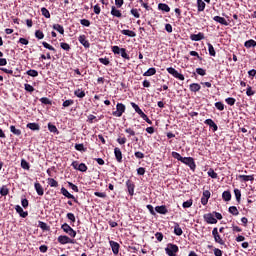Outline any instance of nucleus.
I'll return each instance as SVG.
<instances>
[{"label": "nucleus", "mask_w": 256, "mask_h": 256, "mask_svg": "<svg viewBox=\"0 0 256 256\" xmlns=\"http://www.w3.org/2000/svg\"><path fill=\"white\" fill-rule=\"evenodd\" d=\"M111 51L112 53H114V55H121V57L123 59H126L127 61L131 59L129 54H127V49L125 48H120L119 46H112Z\"/></svg>", "instance_id": "nucleus-1"}, {"label": "nucleus", "mask_w": 256, "mask_h": 256, "mask_svg": "<svg viewBox=\"0 0 256 256\" xmlns=\"http://www.w3.org/2000/svg\"><path fill=\"white\" fill-rule=\"evenodd\" d=\"M165 252L169 256H177V253H179V246L177 244H171L169 243L167 247L165 248Z\"/></svg>", "instance_id": "nucleus-2"}, {"label": "nucleus", "mask_w": 256, "mask_h": 256, "mask_svg": "<svg viewBox=\"0 0 256 256\" xmlns=\"http://www.w3.org/2000/svg\"><path fill=\"white\" fill-rule=\"evenodd\" d=\"M127 107L123 103H117L116 111L112 112L113 117H123V113H125Z\"/></svg>", "instance_id": "nucleus-3"}, {"label": "nucleus", "mask_w": 256, "mask_h": 256, "mask_svg": "<svg viewBox=\"0 0 256 256\" xmlns=\"http://www.w3.org/2000/svg\"><path fill=\"white\" fill-rule=\"evenodd\" d=\"M166 71L170 74L173 75L175 77V79H179V81H185V76L181 73H179V71H177L175 68L173 67H168L166 69Z\"/></svg>", "instance_id": "nucleus-4"}, {"label": "nucleus", "mask_w": 256, "mask_h": 256, "mask_svg": "<svg viewBox=\"0 0 256 256\" xmlns=\"http://www.w3.org/2000/svg\"><path fill=\"white\" fill-rule=\"evenodd\" d=\"M182 163L190 167L191 171H195V169H197V164H195V159H193V157H184Z\"/></svg>", "instance_id": "nucleus-5"}, {"label": "nucleus", "mask_w": 256, "mask_h": 256, "mask_svg": "<svg viewBox=\"0 0 256 256\" xmlns=\"http://www.w3.org/2000/svg\"><path fill=\"white\" fill-rule=\"evenodd\" d=\"M212 237H214L215 243H218L219 245H225V241L223 240V238H221V235L219 234V229L217 227L213 228Z\"/></svg>", "instance_id": "nucleus-6"}, {"label": "nucleus", "mask_w": 256, "mask_h": 256, "mask_svg": "<svg viewBox=\"0 0 256 256\" xmlns=\"http://www.w3.org/2000/svg\"><path fill=\"white\" fill-rule=\"evenodd\" d=\"M203 219L208 223V225H217V220L215 216H213V213L204 214Z\"/></svg>", "instance_id": "nucleus-7"}, {"label": "nucleus", "mask_w": 256, "mask_h": 256, "mask_svg": "<svg viewBox=\"0 0 256 256\" xmlns=\"http://www.w3.org/2000/svg\"><path fill=\"white\" fill-rule=\"evenodd\" d=\"M58 243H60L61 245H67L69 243L74 244L75 243V239H71L67 235H60L58 237Z\"/></svg>", "instance_id": "nucleus-8"}, {"label": "nucleus", "mask_w": 256, "mask_h": 256, "mask_svg": "<svg viewBox=\"0 0 256 256\" xmlns=\"http://www.w3.org/2000/svg\"><path fill=\"white\" fill-rule=\"evenodd\" d=\"M126 187L128 189L130 197H133L135 195V182L132 180H127Z\"/></svg>", "instance_id": "nucleus-9"}, {"label": "nucleus", "mask_w": 256, "mask_h": 256, "mask_svg": "<svg viewBox=\"0 0 256 256\" xmlns=\"http://www.w3.org/2000/svg\"><path fill=\"white\" fill-rule=\"evenodd\" d=\"M78 41L85 49H89V47H91V43H89V40H87V36H85V34L80 35L78 37Z\"/></svg>", "instance_id": "nucleus-10"}, {"label": "nucleus", "mask_w": 256, "mask_h": 256, "mask_svg": "<svg viewBox=\"0 0 256 256\" xmlns=\"http://www.w3.org/2000/svg\"><path fill=\"white\" fill-rule=\"evenodd\" d=\"M60 191L62 195H64V197H67V199H72L74 203H79V200H77L74 195L69 193V191L65 187H62Z\"/></svg>", "instance_id": "nucleus-11"}, {"label": "nucleus", "mask_w": 256, "mask_h": 256, "mask_svg": "<svg viewBox=\"0 0 256 256\" xmlns=\"http://www.w3.org/2000/svg\"><path fill=\"white\" fill-rule=\"evenodd\" d=\"M211 199V192L209 190H204L201 198L202 205H207Z\"/></svg>", "instance_id": "nucleus-12"}, {"label": "nucleus", "mask_w": 256, "mask_h": 256, "mask_svg": "<svg viewBox=\"0 0 256 256\" xmlns=\"http://www.w3.org/2000/svg\"><path fill=\"white\" fill-rule=\"evenodd\" d=\"M241 183H247V181H255V175H238Z\"/></svg>", "instance_id": "nucleus-13"}, {"label": "nucleus", "mask_w": 256, "mask_h": 256, "mask_svg": "<svg viewBox=\"0 0 256 256\" xmlns=\"http://www.w3.org/2000/svg\"><path fill=\"white\" fill-rule=\"evenodd\" d=\"M34 188L37 195H39L40 197H43V195H45V190L43 189V186L41 185V183L35 182Z\"/></svg>", "instance_id": "nucleus-14"}, {"label": "nucleus", "mask_w": 256, "mask_h": 256, "mask_svg": "<svg viewBox=\"0 0 256 256\" xmlns=\"http://www.w3.org/2000/svg\"><path fill=\"white\" fill-rule=\"evenodd\" d=\"M110 247L112 249V253H114V255H119V248L121 247L119 245V243L113 241V240H110Z\"/></svg>", "instance_id": "nucleus-15"}, {"label": "nucleus", "mask_w": 256, "mask_h": 256, "mask_svg": "<svg viewBox=\"0 0 256 256\" xmlns=\"http://www.w3.org/2000/svg\"><path fill=\"white\" fill-rule=\"evenodd\" d=\"M114 155H115L116 161H117L118 163H123V152H121V149H120V148L116 147V148L114 149Z\"/></svg>", "instance_id": "nucleus-16"}, {"label": "nucleus", "mask_w": 256, "mask_h": 256, "mask_svg": "<svg viewBox=\"0 0 256 256\" xmlns=\"http://www.w3.org/2000/svg\"><path fill=\"white\" fill-rule=\"evenodd\" d=\"M155 212L159 213L160 215H167L169 213V210L167 209V206L161 205L155 207Z\"/></svg>", "instance_id": "nucleus-17"}, {"label": "nucleus", "mask_w": 256, "mask_h": 256, "mask_svg": "<svg viewBox=\"0 0 256 256\" xmlns=\"http://www.w3.org/2000/svg\"><path fill=\"white\" fill-rule=\"evenodd\" d=\"M191 41H203L205 39V34L203 32H199L198 34L190 35Z\"/></svg>", "instance_id": "nucleus-18"}, {"label": "nucleus", "mask_w": 256, "mask_h": 256, "mask_svg": "<svg viewBox=\"0 0 256 256\" xmlns=\"http://www.w3.org/2000/svg\"><path fill=\"white\" fill-rule=\"evenodd\" d=\"M15 211L16 213H18L20 215V217H22L23 219H25V217H27L29 215V212L27 211H23V208L20 205H16L15 206Z\"/></svg>", "instance_id": "nucleus-19"}, {"label": "nucleus", "mask_w": 256, "mask_h": 256, "mask_svg": "<svg viewBox=\"0 0 256 256\" xmlns=\"http://www.w3.org/2000/svg\"><path fill=\"white\" fill-rule=\"evenodd\" d=\"M204 123L205 125H208L210 129H212L214 132L219 129V127L215 124V121H213V119H206Z\"/></svg>", "instance_id": "nucleus-20"}, {"label": "nucleus", "mask_w": 256, "mask_h": 256, "mask_svg": "<svg viewBox=\"0 0 256 256\" xmlns=\"http://www.w3.org/2000/svg\"><path fill=\"white\" fill-rule=\"evenodd\" d=\"M111 15L113 17H117L118 19H121V17H123V14L121 13V10L117 9V7L112 6L111 7Z\"/></svg>", "instance_id": "nucleus-21"}, {"label": "nucleus", "mask_w": 256, "mask_h": 256, "mask_svg": "<svg viewBox=\"0 0 256 256\" xmlns=\"http://www.w3.org/2000/svg\"><path fill=\"white\" fill-rule=\"evenodd\" d=\"M131 107L134 108V110L138 113V115H140V117L143 119V117H145V113H143V110H141V108L139 107V105L135 104V102H131L130 103Z\"/></svg>", "instance_id": "nucleus-22"}, {"label": "nucleus", "mask_w": 256, "mask_h": 256, "mask_svg": "<svg viewBox=\"0 0 256 256\" xmlns=\"http://www.w3.org/2000/svg\"><path fill=\"white\" fill-rule=\"evenodd\" d=\"M213 21H216V23H220V25H225L226 27L227 25H229L227 20L221 16H214Z\"/></svg>", "instance_id": "nucleus-23"}, {"label": "nucleus", "mask_w": 256, "mask_h": 256, "mask_svg": "<svg viewBox=\"0 0 256 256\" xmlns=\"http://www.w3.org/2000/svg\"><path fill=\"white\" fill-rule=\"evenodd\" d=\"M174 233L178 237H181V235H183V229H181V226H179V223L177 222L174 223Z\"/></svg>", "instance_id": "nucleus-24"}, {"label": "nucleus", "mask_w": 256, "mask_h": 256, "mask_svg": "<svg viewBox=\"0 0 256 256\" xmlns=\"http://www.w3.org/2000/svg\"><path fill=\"white\" fill-rule=\"evenodd\" d=\"M159 11H164V13H169L171 11V8L166 3H160L158 4Z\"/></svg>", "instance_id": "nucleus-25"}, {"label": "nucleus", "mask_w": 256, "mask_h": 256, "mask_svg": "<svg viewBox=\"0 0 256 256\" xmlns=\"http://www.w3.org/2000/svg\"><path fill=\"white\" fill-rule=\"evenodd\" d=\"M27 129H31V131H39L41 129V126L39 124L33 122V123H28L26 125Z\"/></svg>", "instance_id": "nucleus-26"}, {"label": "nucleus", "mask_w": 256, "mask_h": 256, "mask_svg": "<svg viewBox=\"0 0 256 256\" xmlns=\"http://www.w3.org/2000/svg\"><path fill=\"white\" fill-rule=\"evenodd\" d=\"M205 7H206L205 1L197 0L198 13H201V12L205 11Z\"/></svg>", "instance_id": "nucleus-27"}, {"label": "nucleus", "mask_w": 256, "mask_h": 256, "mask_svg": "<svg viewBox=\"0 0 256 256\" xmlns=\"http://www.w3.org/2000/svg\"><path fill=\"white\" fill-rule=\"evenodd\" d=\"M52 27H53L54 31H58V33H60V35H65V28H63L62 25L54 24Z\"/></svg>", "instance_id": "nucleus-28"}, {"label": "nucleus", "mask_w": 256, "mask_h": 256, "mask_svg": "<svg viewBox=\"0 0 256 256\" xmlns=\"http://www.w3.org/2000/svg\"><path fill=\"white\" fill-rule=\"evenodd\" d=\"M190 91H192V93H197V91H201V85H199L198 83L190 84Z\"/></svg>", "instance_id": "nucleus-29"}, {"label": "nucleus", "mask_w": 256, "mask_h": 256, "mask_svg": "<svg viewBox=\"0 0 256 256\" xmlns=\"http://www.w3.org/2000/svg\"><path fill=\"white\" fill-rule=\"evenodd\" d=\"M121 33L127 37H137V33H135L133 30H121Z\"/></svg>", "instance_id": "nucleus-30"}, {"label": "nucleus", "mask_w": 256, "mask_h": 256, "mask_svg": "<svg viewBox=\"0 0 256 256\" xmlns=\"http://www.w3.org/2000/svg\"><path fill=\"white\" fill-rule=\"evenodd\" d=\"M255 46H256V41L253 39H250L244 43V47H246V49H251V47H255Z\"/></svg>", "instance_id": "nucleus-31"}, {"label": "nucleus", "mask_w": 256, "mask_h": 256, "mask_svg": "<svg viewBox=\"0 0 256 256\" xmlns=\"http://www.w3.org/2000/svg\"><path fill=\"white\" fill-rule=\"evenodd\" d=\"M157 73V69L155 68H149L144 74V77H152V75H155Z\"/></svg>", "instance_id": "nucleus-32"}, {"label": "nucleus", "mask_w": 256, "mask_h": 256, "mask_svg": "<svg viewBox=\"0 0 256 256\" xmlns=\"http://www.w3.org/2000/svg\"><path fill=\"white\" fill-rule=\"evenodd\" d=\"M207 46H208L210 57H215L217 55V52H215V48L213 47V44L208 43Z\"/></svg>", "instance_id": "nucleus-33"}, {"label": "nucleus", "mask_w": 256, "mask_h": 256, "mask_svg": "<svg viewBox=\"0 0 256 256\" xmlns=\"http://www.w3.org/2000/svg\"><path fill=\"white\" fill-rule=\"evenodd\" d=\"M48 130L50 131V133H56V135H59V130L54 124L48 123Z\"/></svg>", "instance_id": "nucleus-34"}, {"label": "nucleus", "mask_w": 256, "mask_h": 256, "mask_svg": "<svg viewBox=\"0 0 256 256\" xmlns=\"http://www.w3.org/2000/svg\"><path fill=\"white\" fill-rule=\"evenodd\" d=\"M141 11V9H137V8H132L130 10L131 15H133V17H135V19H139V17H141V14L139 13Z\"/></svg>", "instance_id": "nucleus-35"}, {"label": "nucleus", "mask_w": 256, "mask_h": 256, "mask_svg": "<svg viewBox=\"0 0 256 256\" xmlns=\"http://www.w3.org/2000/svg\"><path fill=\"white\" fill-rule=\"evenodd\" d=\"M222 199L224 201H231V191L227 190L222 193Z\"/></svg>", "instance_id": "nucleus-36"}, {"label": "nucleus", "mask_w": 256, "mask_h": 256, "mask_svg": "<svg viewBox=\"0 0 256 256\" xmlns=\"http://www.w3.org/2000/svg\"><path fill=\"white\" fill-rule=\"evenodd\" d=\"M0 195L2 197H7V195H9V188H7V186H2L0 188Z\"/></svg>", "instance_id": "nucleus-37"}, {"label": "nucleus", "mask_w": 256, "mask_h": 256, "mask_svg": "<svg viewBox=\"0 0 256 256\" xmlns=\"http://www.w3.org/2000/svg\"><path fill=\"white\" fill-rule=\"evenodd\" d=\"M207 174H208V177H211V179H217V177H219V175L215 172L213 168H210Z\"/></svg>", "instance_id": "nucleus-38"}, {"label": "nucleus", "mask_w": 256, "mask_h": 256, "mask_svg": "<svg viewBox=\"0 0 256 256\" xmlns=\"http://www.w3.org/2000/svg\"><path fill=\"white\" fill-rule=\"evenodd\" d=\"M41 13L43 15V17H45L46 19H51V13L49 12V10L45 7L41 8Z\"/></svg>", "instance_id": "nucleus-39"}, {"label": "nucleus", "mask_w": 256, "mask_h": 256, "mask_svg": "<svg viewBox=\"0 0 256 256\" xmlns=\"http://www.w3.org/2000/svg\"><path fill=\"white\" fill-rule=\"evenodd\" d=\"M43 47H45V49H48L49 51H53V53H57V49H55V47H53L51 44L47 43V42H42Z\"/></svg>", "instance_id": "nucleus-40"}, {"label": "nucleus", "mask_w": 256, "mask_h": 256, "mask_svg": "<svg viewBox=\"0 0 256 256\" xmlns=\"http://www.w3.org/2000/svg\"><path fill=\"white\" fill-rule=\"evenodd\" d=\"M74 95L76 97H78L79 99H83V97H85V91H83L81 89H77L74 91Z\"/></svg>", "instance_id": "nucleus-41"}, {"label": "nucleus", "mask_w": 256, "mask_h": 256, "mask_svg": "<svg viewBox=\"0 0 256 256\" xmlns=\"http://www.w3.org/2000/svg\"><path fill=\"white\" fill-rule=\"evenodd\" d=\"M10 131L11 133H13V135H16L17 137L21 135V129H16L14 125L10 126Z\"/></svg>", "instance_id": "nucleus-42"}, {"label": "nucleus", "mask_w": 256, "mask_h": 256, "mask_svg": "<svg viewBox=\"0 0 256 256\" xmlns=\"http://www.w3.org/2000/svg\"><path fill=\"white\" fill-rule=\"evenodd\" d=\"M234 195H235L237 203H241V190H239L238 188H235Z\"/></svg>", "instance_id": "nucleus-43"}, {"label": "nucleus", "mask_w": 256, "mask_h": 256, "mask_svg": "<svg viewBox=\"0 0 256 256\" xmlns=\"http://www.w3.org/2000/svg\"><path fill=\"white\" fill-rule=\"evenodd\" d=\"M229 213H231V215H234L235 217H237V215H239V210L235 207V206H230L228 208Z\"/></svg>", "instance_id": "nucleus-44"}, {"label": "nucleus", "mask_w": 256, "mask_h": 256, "mask_svg": "<svg viewBox=\"0 0 256 256\" xmlns=\"http://www.w3.org/2000/svg\"><path fill=\"white\" fill-rule=\"evenodd\" d=\"M26 75H29V77H39V72L37 70L30 69L26 71Z\"/></svg>", "instance_id": "nucleus-45"}, {"label": "nucleus", "mask_w": 256, "mask_h": 256, "mask_svg": "<svg viewBox=\"0 0 256 256\" xmlns=\"http://www.w3.org/2000/svg\"><path fill=\"white\" fill-rule=\"evenodd\" d=\"M21 167H22V169H25L26 171H29V169H31L29 162H27V160H25V159L21 160Z\"/></svg>", "instance_id": "nucleus-46"}, {"label": "nucleus", "mask_w": 256, "mask_h": 256, "mask_svg": "<svg viewBox=\"0 0 256 256\" xmlns=\"http://www.w3.org/2000/svg\"><path fill=\"white\" fill-rule=\"evenodd\" d=\"M48 185L51 187H59V182L54 178H48Z\"/></svg>", "instance_id": "nucleus-47"}, {"label": "nucleus", "mask_w": 256, "mask_h": 256, "mask_svg": "<svg viewBox=\"0 0 256 256\" xmlns=\"http://www.w3.org/2000/svg\"><path fill=\"white\" fill-rule=\"evenodd\" d=\"M38 227H40V229H42V231H49V226L47 225V223H45L43 221L38 222Z\"/></svg>", "instance_id": "nucleus-48"}, {"label": "nucleus", "mask_w": 256, "mask_h": 256, "mask_svg": "<svg viewBox=\"0 0 256 256\" xmlns=\"http://www.w3.org/2000/svg\"><path fill=\"white\" fill-rule=\"evenodd\" d=\"M124 131L128 134V139H131V137H135V130H133L132 128H126Z\"/></svg>", "instance_id": "nucleus-49"}, {"label": "nucleus", "mask_w": 256, "mask_h": 256, "mask_svg": "<svg viewBox=\"0 0 256 256\" xmlns=\"http://www.w3.org/2000/svg\"><path fill=\"white\" fill-rule=\"evenodd\" d=\"M225 102L227 103V105H230L231 107H233V105H235L237 100L233 97H229L225 99Z\"/></svg>", "instance_id": "nucleus-50"}, {"label": "nucleus", "mask_w": 256, "mask_h": 256, "mask_svg": "<svg viewBox=\"0 0 256 256\" xmlns=\"http://www.w3.org/2000/svg\"><path fill=\"white\" fill-rule=\"evenodd\" d=\"M40 103H42L43 105H52L53 103L51 102V100L47 97H42L40 98Z\"/></svg>", "instance_id": "nucleus-51"}, {"label": "nucleus", "mask_w": 256, "mask_h": 256, "mask_svg": "<svg viewBox=\"0 0 256 256\" xmlns=\"http://www.w3.org/2000/svg\"><path fill=\"white\" fill-rule=\"evenodd\" d=\"M97 121H99V120H97V116L92 115V114H90V115L87 116V122H88V123H95V122H97Z\"/></svg>", "instance_id": "nucleus-52"}, {"label": "nucleus", "mask_w": 256, "mask_h": 256, "mask_svg": "<svg viewBox=\"0 0 256 256\" xmlns=\"http://www.w3.org/2000/svg\"><path fill=\"white\" fill-rule=\"evenodd\" d=\"M172 157L174 159H177V161H181V163L183 162L184 157L181 156V154H179L178 152H172Z\"/></svg>", "instance_id": "nucleus-53"}, {"label": "nucleus", "mask_w": 256, "mask_h": 256, "mask_svg": "<svg viewBox=\"0 0 256 256\" xmlns=\"http://www.w3.org/2000/svg\"><path fill=\"white\" fill-rule=\"evenodd\" d=\"M215 107L218 111H225V104L223 102H216Z\"/></svg>", "instance_id": "nucleus-54"}, {"label": "nucleus", "mask_w": 256, "mask_h": 256, "mask_svg": "<svg viewBox=\"0 0 256 256\" xmlns=\"http://www.w3.org/2000/svg\"><path fill=\"white\" fill-rule=\"evenodd\" d=\"M60 47L64 51H71V46L69 44L65 43V42H61L60 43Z\"/></svg>", "instance_id": "nucleus-55"}, {"label": "nucleus", "mask_w": 256, "mask_h": 256, "mask_svg": "<svg viewBox=\"0 0 256 256\" xmlns=\"http://www.w3.org/2000/svg\"><path fill=\"white\" fill-rule=\"evenodd\" d=\"M74 103L75 101H73V99L65 100L62 104V107H71V105H73Z\"/></svg>", "instance_id": "nucleus-56"}, {"label": "nucleus", "mask_w": 256, "mask_h": 256, "mask_svg": "<svg viewBox=\"0 0 256 256\" xmlns=\"http://www.w3.org/2000/svg\"><path fill=\"white\" fill-rule=\"evenodd\" d=\"M24 89L28 93H33V91H35V88L31 84H24Z\"/></svg>", "instance_id": "nucleus-57"}, {"label": "nucleus", "mask_w": 256, "mask_h": 256, "mask_svg": "<svg viewBox=\"0 0 256 256\" xmlns=\"http://www.w3.org/2000/svg\"><path fill=\"white\" fill-rule=\"evenodd\" d=\"M192 205H193V200L190 199V200H188V201L183 202L182 207H183L184 209H189V207H191Z\"/></svg>", "instance_id": "nucleus-58"}, {"label": "nucleus", "mask_w": 256, "mask_h": 256, "mask_svg": "<svg viewBox=\"0 0 256 256\" xmlns=\"http://www.w3.org/2000/svg\"><path fill=\"white\" fill-rule=\"evenodd\" d=\"M117 143L119 144V145H125V143H127V137H125V136H123V137H119V138H117Z\"/></svg>", "instance_id": "nucleus-59"}, {"label": "nucleus", "mask_w": 256, "mask_h": 256, "mask_svg": "<svg viewBox=\"0 0 256 256\" xmlns=\"http://www.w3.org/2000/svg\"><path fill=\"white\" fill-rule=\"evenodd\" d=\"M78 171H81V173H85L87 171V165L85 163H80L78 165Z\"/></svg>", "instance_id": "nucleus-60"}, {"label": "nucleus", "mask_w": 256, "mask_h": 256, "mask_svg": "<svg viewBox=\"0 0 256 256\" xmlns=\"http://www.w3.org/2000/svg\"><path fill=\"white\" fill-rule=\"evenodd\" d=\"M44 37H45V34H43V31L36 30V32H35V38L36 39H44Z\"/></svg>", "instance_id": "nucleus-61"}, {"label": "nucleus", "mask_w": 256, "mask_h": 256, "mask_svg": "<svg viewBox=\"0 0 256 256\" xmlns=\"http://www.w3.org/2000/svg\"><path fill=\"white\" fill-rule=\"evenodd\" d=\"M61 229L64 231V233H68L72 228L70 227L69 224L64 223L62 224Z\"/></svg>", "instance_id": "nucleus-62"}, {"label": "nucleus", "mask_w": 256, "mask_h": 256, "mask_svg": "<svg viewBox=\"0 0 256 256\" xmlns=\"http://www.w3.org/2000/svg\"><path fill=\"white\" fill-rule=\"evenodd\" d=\"M76 151H87V148H85V145L83 144H75Z\"/></svg>", "instance_id": "nucleus-63"}, {"label": "nucleus", "mask_w": 256, "mask_h": 256, "mask_svg": "<svg viewBox=\"0 0 256 256\" xmlns=\"http://www.w3.org/2000/svg\"><path fill=\"white\" fill-rule=\"evenodd\" d=\"M98 61L100 63H102V65H109V63H111V61H109V58L105 57V58H99Z\"/></svg>", "instance_id": "nucleus-64"}]
</instances>
